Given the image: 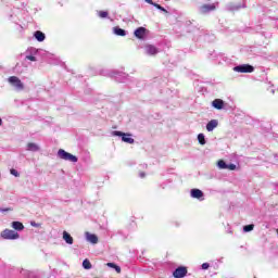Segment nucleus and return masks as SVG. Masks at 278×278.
<instances>
[{
	"label": "nucleus",
	"instance_id": "obj_1",
	"mask_svg": "<svg viewBox=\"0 0 278 278\" xmlns=\"http://www.w3.org/2000/svg\"><path fill=\"white\" fill-rule=\"evenodd\" d=\"M58 157H60V160H64L65 162H73V163H77L79 159H77V156L66 152V150L64 149H60L58 151Z\"/></svg>",
	"mask_w": 278,
	"mask_h": 278
},
{
	"label": "nucleus",
	"instance_id": "obj_2",
	"mask_svg": "<svg viewBox=\"0 0 278 278\" xmlns=\"http://www.w3.org/2000/svg\"><path fill=\"white\" fill-rule=\"evenodd\" d=\"M8 83L15 88V90H25V85L23 84V81H21V78H18L17 76H11L8 78Z\"/></svg>",
	"mask_w": 278,
	"mask_h": 278
},
{
	"label": "nucleus",
	"instance_id": "obj_3",
	"mask_svg": "<svg viewBox=\"0 0 278 278\" xmlns=\"http://www.w3.org/2000/svg\"><path fill=\"white\" fill-rule=\"evenodd\" d=\"M43 52H45L43 50H38L36 48H28L26 50L25 60H29L30 62H36L37 61L36 56Z\"/></svg>",
	"mask_w": 278,
	"mask_h": 278
},
{
	"label": "nucleus",
	"instance_id": "obj_4",
	"mask_svg": "<svg viewBox=\"0 0 278 278\" xmlns=\"http://www.w3.org/2000/svg\"><path fill=\"white\" fill-rule=\"evenodd\" d=\"M1 238H3V240H18V238H21V235H18V232L14 230L4 229L1 232Z\"/></svg>",
	"mask_w": 278,
	"mask_h": 278
},
{
	"label": "nucleus",
	"instance_id": "obj_5",
	"mask_svg": "<svg viewBox=\"0 0 278 278\" xmlns=\"http://www.w3.org/2000/svg\"><path fill=\"white\" fill-rule=\"evenodd\" d=\"M112 136H117L122 138L123 142H127V144H134L135 140L131 138V135H127L123 131L114 130L112 132Z\"/></svg>",
	"mask_w": 278,
	"mask_h": 278
},
{
	"label": "nucleus",
	"instance_id": "obj_6",
	"mask_svg": "<svg viewBox=\"0 0 278 278\" xmlns=\"http://www.w3.org/2000/svg\"><path fill=\"white\" fill-rule=\"evenodd\" d=\"M247 8V2L243 1L242 4H238L236 2H229L226 4L227 12H238V10H242Z\"/></svg>",
	"mask_w": 278,
	"mask_h": 278
},
{
	"label": "nucleus",
	"instance_id": "obj_7",
	"mask_svg": "<svg viewBox=\"0 0 278 278\" xmlns=\"http://www.w3.org/2000/svg\"><path fill=\"white\" fill-rule=\"evenodd\" d=\"M217 5L218 3L203 4L199 8V14H210L216 10Z\"/></svg>",
	"mask_w": 278,
	"mask_h": 278
},
{
	"label": "nucleus",
	"instance_id": "obj_8",
	"mask_svg": "<svg viewBox=\"0 0 278 278\" xmlns=\"http://www.w3.org/2000/svg\"><path fill=\"white\" fill-rule=\"evenodd\" d=\"M143 53L146 55H157V53H160V48L153 46V45H149L147 43L146 46H143Z\"/></svg>",
	"mask_w": 278,
	"mask_h": 278
},
{
	"label": "nucleus",
	"instance_id": "obj_9",
	"mask_svg": "<svg viewBox=\"0 0 278 278\" xmlns=\"http://www.w3.org/2000/svg\"><path fill=\"white\" fill-rule=\"evenodd\" d=\"M109 77H113L116 81L123 83L127 79V74L114 70L109 73Z\"/></svg>",
	"mask_w": 278,
	"mask_h": 278
},
{
	"label": "nucleus",
	"instance_id": "obj_10",
	"mask_svg": "<svg viewBox=\"0 0 278 278\" xmlns=\"http://www.w3.org/2000/svg\"><path fill=\"white\" fill-rule=\"evenodd\" d=\"M235 73H253L255 67L249 64L237 65L233 67Z\"/></svg>",
	"mask_w": 278,
	"mask_h": 278
},
{
	"label": "nucleus",
	"instance_id": "obj_11",
	"mask_svg": "<svg viewBox=\"0 0 278 278\" xmlns=\"http://www.w3.org/2000/svg\"><path fill=\"white\" fill-rule=\"evenodd\" d=\"M188 275V267L186 266H179L173 271L174 278H184Z\"/></svg>",
	"mask_w": 278,
	"mask_h": 278
},
{
	"label": "nucleus",
	"instance_id": "obj_12",
	"mask_svg": "<svg viewBox=\"0 0 278 278\" xmlns=\"http://www.w3.org/2000/svg\"><path fill=\"white\" fill-rule=\"evenodd\" d=\"M190 195L192 199H198V201L204 200V193L200 189H191Z\"/></svg>",
	"mask_w": 278,
	"mask_h": 278
},
{
	"label": "nucleus",
	"instance_id": "obj_13",
	"mask_svg": "<svg viewBox=\"0 0 278 278\" xmlns=\"http://www.w3.org/2000/svg\"><path fill=\"white\" fill-rule=\"evenodd\" d=\"M135 36L136 38H138L139 40H144L146 36H147V28L144 27H139L135 30Z\"/></svg>",
	"mask_w": 278,
	"mask_h": 278
},
{
	"label": "nucleus",
	"instance_id": "obj_14",
	"mask_svg": "<svg viewBox=\"0 0 278 278\" xmlns=\"http://www.w3.org/2000/svg\"><path fill=\"white\" fill-rule=\"evenodd\" d=\"M85 238L87 242H90L91 244H97L99 242V237L94 233L86 232Z\"/></svg>",
	"mask_w": 278,
	"mask_h": 278
},
{
	"label": "nucleus",
	"instance_id": "obj_15",
	"mask_svg": "<svg viewBox=\"0 0 278 278\" xmlns=\"http://www.w3.org/2000/svg\"><path fill=\"white\" fill-rule=\"evenodd\" d=\"M212 105L215 110H224L225 109V101H223L222 99H215L212 102Z\"/></svg>",
	"mask_w": 278,
	"mask_h": 278
},
{
	"label": "nucleus",
	"instance_id": "obj_16",
	"mask_svg": "<svg viewBox=\"0 0 278 278\" xmlns=\"http://www.w3.org/2000/svg\"><path fill=\"white\" fill-rule=\"evenodd\" d=\"M26 151H30L31 153H37V151H40V146H38V143L29 142L26 146Z\"/></svg>",
	"mask_w": 278,
	"mask_h": 278
},
{
	"label": "nucleus",
	"instance_id": "obj_17",
	"mask_svg": "<svg viewBox=\"0 0 278 278\" xmlns=\"http://www.w3.org/2000/svg\"><path fill=\"white\" fill-rule=\"evenodd\" d=\"M216 127H218V119H211L207 124H206V130L207 131H213L216 129Z\"/></svg>",
	"mask_w": 278,
	"mask_h": 278
},
{
	"label": "nucleus",
	"instance_id": "obj_18",
	"mask_svg": "<svg viewBox=\"0 0 278 278\" xmlns=\"http://www.w3.org/2000/svg\"><path fill=\"white\" fill-rule=\"evenodd\" d=\"M34 38H36V40L38 42H45L47 36L45 35V33L40 31V30H36L34 33Z\"/></svg>",
	"mask_w": 278,
	"mask_h": 278
},
{
	"label": "nucleus",
	"instance_id": "obj_19",
	"mask_svg": "<svg viewBox=\"0 0 278 278\" xmlns=\"http://www.w3.org/2000/svg\"><path fill=\"white\" fill-rule=\"evenodd\" d=\"M113 34H115V36H127V31L118 26L113 28Z\"/></svg>",
	"mask_w": 278,
	"mask_h": 278
},
{
	"label": "nucleus",
	"instance_id": "obj_20",
	"mask_svg": "<svg viewBox=\"0 0 278 278\" xmlns=\"http://www.w3.org/2000/svg\"><path fill=\"white\" fill-rule=\"evenodd\" d=\"M12 227L15 231H23V229H25V226L21 222H13Z\"/></svg>",
	"mask_w": 278,
	"mask_h": 278
},
{
	"label": "nucleus",
	"instance_id": "obj_21",
	"mask_svg": "<svg viewBox=\"0 0 278 278\" xmlns=\"http://www.w3.org/2000/svg\"><path fill=\"white\" fill-rule=\"evenodd\" d=\"M63 240L66 242V244H73V237L67 231H63Z\"/></svg>",
	"mask_w": 278,
	"mask_h": 278
},
{
	"label": "nucleus",
	"instance_id": "obj_22",
	"mask_svg": "<svg viewBox=\"0 0 278 278\" xmlns=\"http://www.w3.org/2000/svg\"><path fill=\"white\" fill-rule=\"evenodd\" d=\"M20 274L24 278H34V273L27 269H21Z\"/></svg>",
	"mask_w": 278,
	"mask_h": 278
},
{
	"label": "nucleus",
	"instance_id": "obj_23",
	"mask_svg": "<svg viewBox=\"0 0 278 278\" xmlns=\"http://www.w3.org/2000/svg\"><path fill=\"white\" fill-rule=\"evenodd\" d=\"M227 163L224 161V160H219L218 162H217V166H218V168L220 169V170H227Z\"/></svg>",
	"mask_w": 278,
	"mask_h": 278
},
{
	"label": "nucleus",
	"instance_id": "obj_24",
	"mask_svg": "<svg viewBox=\"0 0 278 278\" xmlns=\"http://www.w3.org/2000/svg\"><path fill=\"white\" fill-rule=\"evenodd\" d=\"M83 267L85 268V270H90V268H92V264L88 258H86L83 261Z\"/></svg>",
	"mask_w": 278,
	"mask_h": 278
},
{
	"label": "nucleus",
	"instance_id": "obj_25",
	"mask_svg": "<svg viewBox=\"0 0 278 278\" xmlns=\"http://www.w3.org/2000/svg\"><path fill=\"white\" fill-rule=\"evenodd\" d=\"M198 142L202 146L206 144L207 141L205 140V135L204 134L201 132V134L198 135Z\"/></svg>",
	"mask_w": 278,
	"mask_h": 278
},
{
	"label": "nucleus",
	"instance_id": "obj_26",
	"mask_svg": "<svg viewBox=\"0 0 278 278\" xmlns=\"http://www.w3.org/2000/svg\"><path fill=\"white\" fill-rule=\"evenodd\" d=\"M253 229H255V225H253V224L243 226V231L245 233H249V231H253Z\"/></svg>",
	"mask_w": 278,
	"mask_h": 278
},
{
	"label": "nucleus",
	"instance_id": "obj_27",
	"mask_svg": "<svg viewBox=\"0 0 278 278\" xmlns=\"http://www.w3.org/2000/svg\"><path fill=\"white\" fill-rule=\"evenodd\" d=\"M97 14H98L99 18H108V16H109L108 11H97Z\"/></svg>",
	"mask_w": 278,
	"mask_h": 278
},
{
	"label": "nucleus",
	"instance_id": "obj_28",
	"mask_svg": "<svg viewBox=\"0 0 278 278\" xmlns=\"http://www.w3.org/2000/svg\"><path fill=\"white\" fill-rule=\"evenodd\" d=\"M106 266H109V268H114V270H116L117 273H121V266L114 263H108Z\"/></svg>",
	"mask_w": 278,
	"mask_h": 278
},
{
	"label": "nucleus",
	"instance_id": "obj_29",
	"mask_svg": "<svg viewBox=\"0 0 278 278\" xmlns=\"http://www.w3.org/2000/svg\"><path fill=\"white\" fill-rule=\"evenodd\" d=\"M154 8H156V10H160L161 12H164L165 14H168V11L159 3L154 4Z\"/></svg>",
	"mask_w": 278,
	"mask_h": 278
},
{
	"label": "nucleus",
	"instance_id": "obj_30",
	"mask_svg": "<svg viewBox=\"0 0 278 278\" xmlns=\"http://www.w3.org/2000/svg\"><path fill=\"white\" fill-rule=\"evenodd\" d=\"M236 168H237V166H236V164H233V163H230V164H228L227 165V170H236Z\"/></svg>",
	"mask_w": 278,
	"mask_h": 278
},
{
	"label": "nucleus",
	"instance_id": "obj_31",
	"mask_svg": "<svg viewBox=\"0 0 278 278\" xmlns=\"http://www.w3.org/2000/svg\"><path fill=\"white\" fill-rule=\"evenodd\" d=\"M201 268H202V270H207V268H210V263H203L201 265Z\"/></svg>",
	"mask_w": 278,
	"mask_h": 278
},
{
	"label": "nucleus",
	"instance_id": "obj_32",
	"mask_svg": "<svg viewBox=\"0 0 278 278\" xmlns=\"http://www.w3.org/2000/svg\"><path fill=\"white\" fill-rule=\"evenodd\" d=\"M10 173H11V175H13L14 177H18V172L16 170V169H14V168H12L11 170H10Z\"/></svg>",
	"mask_w": 278,
	"mask_h": 278
},
{
	"label": "nucleus",
	"instance_id": "obj_33",
	"mask_svg": "<svg viewBox=\"0 0 278 278\" xmlns=\"http://www.w3.org/2000/svg\"><path fill=\"white\" fill-rule=\"evenodd\" d=\"M144 1H146V3H149L150 5H153L154 8L157 4V3L153 2V0H144Z\"/></svg>",
	"mask_w": 278,
	"mask_h": 278
},
{
	"label": "nucleus",
	"instance_id": "obj_34",
	"mask_svg": "<svg viewBox=\"0 0 278 278\" xmlns=\"http://www.w3.org/2000/svg\"><path fill=\"white\" fill-rule=\"evenodd\" d=\"M139 177H140L141 179H144V177H147V174H146L144 172H141V173L139 174Z\"/></svg>",
	"mask_w": 278,
	"mask_h": 278
},
{
	"label": "nucleus",
	"instance_id": "obj_35",
	"mask_svg": "<svg viewBox=\"0 0 278 278\" xmlns=\"http://www.w3.org/2000/svg\"><path fill=\"white\" fill-rule=\"evenodd\" d=\"M30 225H31V227H40V224H38L36 222H31Z\"/></svg>",
	"mask_w": 278,
	"mask_h": 278
},
{
	"label": "nucleus",
	"instance_id": "obj_36",
	"mask_svg": "<svg viewBox=\"0 0 278 278\" xmlns=\"http://www.w3.org/2000/svg\"><path fill=\"white\" fill-rule=\"evenodd\" d=\"M0 212H10V208H0Z\"/></svg>",
	"mask_w": 278,
	"mask_h": 278
},
{
	"label": "nucleus",
	"instance_id": "obj_37",
	"mask_svg": "<svg viewBox=\"0 0 278 278\" xmlns=\"http://www.w3.org/2000/svg\"><path fill=\"white\" fill-rule=\"evenodd\" d=\"M3 125V119L0 117V127Z\"/></svg>",
	"mask_w": 278,
	"mask_h": 278
}]
</instances>
